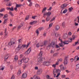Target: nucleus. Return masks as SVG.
<instances>
[{
	"instance_id": "f257e3e1",
	"label": "nucleus",
	"mask_w": 79,
	"mask_h": 79,
	"mask_svg": "<svg viewBox=\"0 0 79 79\" xmlns=\"http://www.w3.org/2000/svg\"><path fill=\"white\" fill-rule=\"evenodd\" d=\"M42 54H43V53L42 52H41L39 55V56L40 57L38 58V63H41L42 61V58H42Z\"/></svg>"
},
{
	"instance_id": "f03ea898",
	"label": "nucleus",
	"mask_w": 79,
	"mask_h": 79,
	"mask_svg": "<svg viewBox=\"0 0 79 79\" xmlns=\"http://www.w3.org/2000/svg\"><path fill=\"white\" fill-rule=\"evenodd\" d=\"M15 42L16 40H15V39L12 38L11 40V41L8 43V45H10H10H12V44H15Z\"/></svg>"
},
{
	"instance_id": "7ed1b4c3",
	"label": "nucleus",
	"mask_w": 79,
	"mask_h": 79,
	"mask_svg": "<svg viewBox=\"0 0 79 79\" xmlns=\"http://www.w3.org/2000/svg\"><path fill=\"white\" fill-rule=\"evenodd\" d=\"M51 47L55 46V42L52 41L51 44H48V46L47 47V49H50V47Z\"/></svg>"
},
{
	"instance_id": "20e7f679",
	"label": "nucleus",
	"mask_w": 79,
	"mask_h": 79,
	"mask_svg": "<svg viewBox=\"0 0 79 79\" xmlns=\"http://www.w3.org/2000/svg\"><path fill=\"white\" fill-rule=\"evenodd\" d=\"M22 60L23 62H24L25 63H27L29 61V58L25 57H23Z\"/></svg>"
},
{
	"instance_id": "39448f33",
	"label": "nucleus",
	"mask_w": 79,
	"mask_h": 79,
	"mask_svg": "<svg viewBox=\"0 0 79 79\" xmlns=\"http://www.w3.org/2000/svg\"><path fill=\"white\" fill-rule=\"evenodd\" d=\"M59 40L61 42V43H59V45L60 46V47H63L64 45V42H63L62 40L59 38Z\"/></svg>"
},
{
	"instance_id": "423d86ee",
	"label": "nucleus",
	"mask_w": 79,
	"mask_h": 79,
	"mask_svg": "<svg viewBox=\"0 0 79 79\" xmlns=\"http://www.w3.org/2000/svg\"><path fill=\"white\" fill-rule=\"evenodd\" d=\"M53 74H55V73H60V72H61V70L59 69H53Z\"/></svg>"
},
{
	"instance_id": "0eeeda50",
	"label": "nucleus",
	"mask_w": 79,
	"mask_h": 79,
	"mask_svg": "<svg viewBox=\"0 0 79 79\" xmlns=\"http://www.w3.org/2000/svg\"><path fill=\"white\" fill-rule=\"evenodd\" d=\"M52 13L50 12H44V14L43 15V16H50V15Z\"/></svg>"
},
{
	"instance_id": "6e6552de",
	"label": "nucleus",
	"mask_w": 79,
	"mask_h": 79,
	"mask_svg": "<svg viewBox=\"0 0 79 79\" xmlns=\"http://www.w3.org/2000/svg\"><path fill=\"white\" fill-rule=\"evenodd\" d=\"M10 56H11L10 54H6L4 58L5 60H6L8 58V57H10Z\"/></svg>"
},
{
	"instance_id": "1a4fd4ad",
	"label": "nucleus",
	"mask_w": 79,
	"mask_h": 79,
	"mask_svg": "<svg viewBox=\"0 0 79 79\" xmlns=\"http://www.w3.org/2000/svg\"><path fill=\"white\" fill-rule=\"evenodd\" d=\"M47 44V41H45L44 43H41V45H40V47H43L44 45H46Z\"/></svg>"
},
{
	"instance_id": "9d476101",
	"label": "nucleus",
	"mask_w": 79,
	"mask_h": 79,
	"mask_svg": "<svg viewBox=\"0 0 79 79\" xmlns=\"http://www.w3.org/2000/svg\"><path fill=\"white\" fill-rule=\"evenodd\" d=\"M76 38V36L74 35H72V38H70V40L69 41V42H72L73 40H74Z\"/></svg>"
},
{
	"instance_id": "9b49d317",
	"label": "nucleus",
	"mask_w": 79,
	"mask_h": 79,
	"mask_svg": "<svg viewBox=\"0 0 79 79\" xmlns=\"http://www.w3.org/2000/svg\"><path fill=\"white\" fill-rule=\"evenodd\" d=\"M27 77V75L26 73H24L22 74V77L25 79V78H26Z\"/></svg>"
},
{
	"instance_id": "f8f14e48",
	"label": "nucleus",
	"mask_w": 79,
	"mask_h": 79,
	"mask_svg": "<svg viewBox=\"0 0 79 79\" xmlns=\"http://www.w3.org/2000/svg\"><path fill=\"white\" fill-rule=\"evenodd\" d=\"M31 48H30L27 51V52H25V54L26 55H28L30 52H31Z\"/></svg>"
},
{
	"instance_id": "ddd939ff",
	"label": "nucleus",
	"mask_w": 79,
	"mask_h": 79,
	"mask_svg": "<svg viewBox=\"0 0 79 79\" xmlns=\"http://www.w3.org/2000/svg\"><path fill=\"white\" fill-rule=\"evenodd\" d=\"M43 65L44 66H48L50 64V62H44L43 63Z\"/></svg>"
},
{
	"instance_id": "4468645a",
	"label": "nucleus",
	"mask_w": 79,
	"mask_h": 79,
	"mask_svg": "<svg viewBox=\"0 0 79 79\" xmlns=\"http://www.w3.org/2000/svg\"><path fill=\"white\" fill-rule=\"evenodd\" d=\"M67 6V4H64L62 5H61L60 6L61 8H62V9H63L65 7H66Z\"/></svg>"
},
{
	"instance_id": "2eb2a0df",
	"label": "nucleus",
	"mask_w": 79,
	"mask_h": 79,
	"mask_svg": "<svg viewBox=\"0 0 79 79\" xmlns=\"http://www.w3.org/2000/svg\"><path fill=\"white\" fill-rule=\"evenodd\" d=\"M22 48V44H19L18 46V47H17V49H18V50H21V48Z\"/></svg>"
},
{
	"instance_id": "dca6fc26",
	"label": "nucleus",
	"mask_w": 79,
	"mask_h": 79,
	"mask_svg": "<svg viewBox=\"0 0 79 79\" xmlns=\"http://www.w3.org/2000/svg\"><path fill=\"white\" fill-rule=\"evenodd\" d=\"M60 68L61 70H64V69H64V66H63V65L61 64L60 66Z\"/></svg>"
},
{
	"instance_id": "f3484780",
	"label": "nucleus",
	"mask_w": 79,
	"mask_h": 79,
	"mask_svg": "<svg viewBox=\"0 0 79 79\" xmlns=\"http://www.w3.org/2000/svg\"><path fill=\"white\" fill-rule=\"evenodd\" d=\"M33 78L35 79H40V77H37V75H36L34 76Z\"/></svg>"
},
{
	"instance_id": "a211bd4d",
	"label": "nucleus",
	"mask_w": 79,
	"mask_h": 79,
	"mask_svg": "<svg viewBox=\"0 0 79 79\" xmlns=\"http://www.w3.org/2000/svg\"><path fill=\"white\" fill-rule=\"evenodd\" d=\"M23 62V60L22 59L18 61V63L19 66H21V62Z\"/></svg>"
},
{
	"instance_id": "6ab92c4d",
	"label": "nucleus",
	"mask_w": 79,
	"mask_h": 79,
	"mask_svg": "<svg viewBox=\"0 0 79 79\" xmlns=\"http://www.w3.org/2000/svg\"><path fill=\"white\" fill-rule=\"evenodd\" d=\"M60 29V26L58 25H56L55 27V29L56 31H58Z\"/></svg>"
},
{
	"instance_id": "aec40b11",
	"label": "nucleus",
	"mask_w": 79,
	"mask_h": 79,
	"mask_svg": "<svg viewBox=\"0 0 79 79\" xmlns=\"http://www.w3.org/2000/svg\"><path fill=\"white\" fill-rule=\"evenodd\" d=\"M58 64H59V63L58 62H57L56 63V64H53L52 65V67H53V68H56V65H58Z\"/></svg>"
},
{
	"instance_id": "412c9836",
	"label": "nucleus",
	"mask_w": 79,
	"mask_h": 79,
	"mask_svg": "<svg viewBox=\"0 0 79 79\" xmlns=\"http://www.w3.org/2000/svg\"><path fill=\"white\" fill-rule=\"evenodd\" d=\"M64 65H66L68 64V61H67V59H65L64 60Z\"/></svg>"
},
{
	"instance_id": "4be33fe9",
	"label": "nucleus",
	"mask_w": 79,
	"mask_h": 79,
	"mask_svg": "<svg viewBox=\"0 0 79 79\" xmlns=\"http://www.w3.org/2000/svg\"><path fill=\"white\" fill-rule=\"evenodd\" d=\"M12 5V3L11 2H8L6 4V6H11Z\"/></svg>"
},
{
	"instance_id": "5701e85b",
	"label": "nucleus",
	"mask_w": 79,
	"mask_h": 79,
	"mask_svg": "<svg viewBox=\"0 0 79 79\" xmlns=\"http://www.w3.org/2000/svg\"><path fill=\"white\" fill-rule=\"evenodd\" d=\"M23 26V24H21L20 25L18 26L17 27V29L18 30L19 29H21V27Z\"/></svg>"
},
{
	"instance_id": "b1692460",
	"label": "nucleus",
	"mask_w": 79,
	"mask_h": 79,
	"mask_svg": "<svg viewBox=\"0 0 79 79\" xmlns=\"http://www.w3.org/2000/svg\"><path fill=\"white\" fill-rule=\"evenodd\" d=\"M14 59L15 61H17L18 60V57L17 56H15L14 57Z\"/></svg>"
},
{
	"instance_id": "393cba45",
	"label": "nucleus",
	"mask_w": 79,
	"mask_h": 79,
	"mask_svg": "<svg viewBox=\"0 0 79 79\" xmlns=\"http://www.w3.org/2000/svg\"><path fill=\"white\" fill-rule=\"evenodd\" d=\"M22 47H23V48H27V45L26 44H23L22 45Z\"/></svg>"
},
{
	"instance_id": "a878e982",
	"label": "nucleus",
	"mask_w": 79,
	"mask_h": 79,
	"mask_svg": "<svg viewBox=\"0 0 79 79\" xmlns=\"http://www.w3.org/2000/svg\"><path fill=\"white\" fill-rule=\"evenodd\" d=\"M64 45H65L66 44H69V41H64Z\"/></svg>"
},
{
	"instance_id": "bb28decb",
	"label": "nucleus",
	"mask_w": 79,
	"mask_h": 79,
	"mask_svg": "<svg viewBox=\"0 0 79 79\" xmlns=\"http://www.w3.org/2000/svg\"><path fill=\"white\" fill-rule=\"evenodd\" d=\"M8 19H5L4 20L3 24H6V22H7V21H8Z\"/></svg>"
},
{
	"instance_id": "cd10ccee",
	"label": "nucleus",
	"mask_w": 79,
	"mask_h": 79,
	"mask_svg": "<svg viewBox=\"0 0 79 79\" xmlns=\"http://www.w3.org/2000/svg\"><path fill=\"white\" fill-rule=\"evenodd\" d=\"M46 10H47V8L44 7V8L42 11V13H44V12H45Z\"/></svg>"
},
{
	"instance_id": "c85d7f7f",
	"label": "nucleus",
	"mask_w": 79,
	"mask_h": 79,
	"mask_svg": "<svg viewBox=\"0 0 79 79\" xmlns=\"http://www.w3.org/2000/svg\"><path fill=\"white\" fill-rule=\"evenodd\" d=\"M17 8H19V7H21V5L16 4L15 6Z\"/></svg>"
},
{
	"instance_id": "c756f323",
	"label": "nucleus",
	"mask_w": 79,
	"mask_h": 79,
	"mask_svg": "<svg viewBox=\"0 0 79 79\" xmlns=\"http://www.w3.org/2000/svg\"><path fill=\"white\" fill-rule=\"evenodd\" d=\"M6 18H8V15L6 14L4 15V17H3V19H5Z\"/></svg>"
},
{
	"instance_id": "7c9ffc66",
	"label": "nucleus",
	"mask_w": 79,
	"mask_h": 79,
	"mask_svg": "<svg viewBox=\"0 0 79 79\" xmlns=\"http://www.w3.org/2000/svg\"><path fill=\"white\" fill-rule=\"evenodd\" d=\"M73 10V8L72 7L69 8V12H71Z\"/></svg>"
},
{
	"instance_id": "2f4dec72",
	"label": "nucleus",
	"mask_w": 79,
	"mask_h": 79,
	"mask_svg": "<svg viewBox=\"0 0 79 79\" xmlns=\"http://www.w3.org/2000/svg\"><path fill=\"white\" fill-rule=\"evenodd\" d=\"M5 11V8H2L0 10V12H2V11Z\"/></svg>"
},
{
	"instance_id": "473e14b6",
	"label": "nucleus",
	"mask_w": 79,
	"mask_h": 79,
	"mask_svg": "<svg viewBox=\"0 0 79 79\" xmlns=\"http://www.w3.org/2000/svg\"><path fill=\"white\" fill-rule=\"evenodd\" d=\"M27 65H26V64H24L23 65V69H25L27 67Z\"/></svg>"
},
{
	"instance_id": "72a5a7b5",
	"label": "nucleus",
	"mask_w": 79,
	"mask_h": 79,
	"mask_svg": "<svg viewBox=\"0 0 79 79\" xmlns=\"http://www.w3.org/2000/svg\"><path fill=\"white\" fill-rule=\"evenodd\" d=\"M53 25V23H51L50 24H49V28H50L52 26V25Z\"/></svg>"
},
{
	"instance_id": "f704fd0d",
	"label": "nucleus",
	"mask_w": 79,
	"mask_h": 79,
	"mask_svg": "<svg viewBox=\"0 0 79 79\" xmlns=\"http://www.w3.org/2000/svg\"><path fill=\"white\" fill-rule=\"evenodd\" d=\"M67 11H68V10H67V9H65L63 11V13H66L67 12Z\"/></svg>"
},
{
	"instance_id": "c9c22d12",
	"label": "nucleus",
	"mask_w": 79,
	"mask_h": 79,
	"mask_svg": "<svg viewBox=\"0 0 79 79\" xmlns=\"http://www.w3.org/2000/svg\"><path fill=\"white\" fill-rule=\"evenodd\" d=\"M50 17H48L46 18V20L47 21H49V20H50Z\"/></svg>"
},
{
	"instance_id": "e433bc0d",
	"label": "nucleus",
	"mask_w": 79,
	"mask_h": 79,
	"mask_svg": "<svg viewBox=\"0 0 79 79\" xmlns=\"http://www.w3.org/2000/svg\"><path fill=\"white\" fill-rule=\"evenodd\" d=\"M21 69H19L18 70V74H21Z\"/></svg>"
},
{
	"instance_id": "4c0bfd02",
	"label": "nucleus",
	"mask_w": 79,
	"mask_h": 79,
	"mask_svg": "<svg viewBox=\"0 0 79 79\" xmlns=\"http://www.w3.org/2000/svg\"><path fill=\"white\" fill-rule=\"evenodd\" d=\"M40 45H41V43H40V45H39V44L38 43V44L37 45H36V47L38 48V47H40Z\"/></svg>"
},
{
	"instance_id": "58836bf2",
	"label": "nucleus",
	"mask_w": 79,
	"mask_h": 79,
	"mask_svg": "<svg viewBox=\"0 0 79 79\" xmlns=\"http://www.w3.org/2000/svg\"><path fill=\"white\" fill-rule=\"evenodd\" d=\"M76 68L77 69H79V64L76 65Z\"/></svg>"
},
{
	"instance_id": "ea45409f",
	"label": "nucleus",
	"mask_w": 79,
	"mask_h": 79,
	"mask_svg": "<svg viewBox=\"0 0 79 79\" xmlns=\"http://www.w3.org/2000/svg\"><path fill=\"white\" fill-rule=\"evenodd\" d=\"M40 6L39 5L37 4H36L35 5V7H36V8H38V7H39Z\"/></svg>"
},
{
	"instance_id": "a19ab883",
	"label": "nucleus",
	"mask_w": 79,
	"mask_h": 79,
	"mask_svg": "<svg viewBox=\"0 0 79 79\" xmlns=\"http://www.w3.org/2000/svg\"><path fill=\"white\" fill-rule=\"evenodd\" d=\"M9 14L10 15H11L12 16H13V13L11 12H9Z\"/></svg>"
},
{
	"instance_id": "79ce46f5",
	"label": "nucleus",
	"mask_w": 79,
	"mask_h": 79,
	"mask_svg": "<svg viewBox=\"0 0 79 79\" xmlns=\"http://www.w3.org/2000/svg\"><path fill=\"white\" fill-rule=\"evenodd\" d=\"M55 18L53 17V18H52V20H50L51 22H52L53 21H54V20H55Z\"/></svg>"
},
{
	"instance_id": "37998d69",
	"label": "nucleus",
	"mask_w": 79,
	"mask_h": 79,
	"mask_svg": "<svg viewBox=\"0 0 79 79\" xmlns=\"http://www.w3.org/2000/svg\"><path fill=\"white\" fill-rule=\"evenodd\" d=\"M61 77H62V78H64L66 77V75H63L61 76Z\"/></svg>"
},
{
	"instance_id": "c03bdc74",
	"label": "nucleus",
	"mask_w": 79,
	"mask_h": 79,
	"mask_svg": "<svg viewBox=\"0 0 79 79\" xmlns=\"http://www.w3.org/2000/svg\"><path fill=\"white\" fill-rule=\"evenodd\" d=\"M29 18V15H28L27 16L26 18V20H28Z\"/></svg>"
},
{
	"instance_id": "a18cd8bd",
	"label": "nucleus",
	"mask_w": 79,
	"mask_h": 79,
	"mask_svg": "<svg viewBox=\"0 0 79 79\" xmlns=\"http://www.w3.org/2000/svg\"><path fill=\"white\" fill-rule=\"evenodd\" d=\"M36 32L37 33V35H39V30H37L36 31Z\"/></svg>"
},
{
	"instance_id": "49530a36",
	"label": "nucleus",
	"mask_w": 79,
	"mask_h": 79,
	"mask_svg": "<svg viewBox=\"0 0 79 79\" xmlns=\"http://www.w3.org/2000/svg\"><path fill=\"white\" fill-rule=\"evenodd\" d=\"M58 61H63V59L61 58H60V59H59L58 60Z\"/></svg>"
},
{
	"instance_id": "de8ad7c7",
	"label": "nucleus",
	"mask_w": 79,
	"mask_h": 79,
	"mask_svg": "<svg viewBox=\"0 0 79 79\" xmlns=\"http://www.w3.org/2000/svg\"><path fill=\"white\" fill-rule=\"evenodd\" d=\"M60 75V73H58L56 76V77H59V76Z\"/></svg>"
},
{
	"instance_id": "09e8293b",
	"label": "nucleus",
	"mask_w": 79,
	"mask_h": 79,
	"mask_svg": "<svg viewBox=\"0 0 79 79\" xmlns=\"http://www.w3.org/2000/svg\"><path fill=\"white\" fill-rule=\"evenodd\" d=\"M39 31H41L42 30V29H44V28L42 27H40L39 28Z\"/></svg>"
},
{
	"instance_id": "8fccbe9b",
	"label": "nucleus",
	"mask_w": 79,
	"mask_h": 79,
	"mask_svg": "<svg viewBox=\"0 0 79 79\" xmlns=\"http://www.w3.org/2000/svg\"><path fill=\"white\" fill-rule=\"evenodd\" d=\"M30 44H31V42H29L28 43L27 45V47H29V45Z\"/></svg>"
},
{
	"instance_id": "3c124183",
	"label": "nucleus",
	"mask_w": 79,
	"mask_h": 79,
	"mask_svg": "<svg viewBox=\"0 0 79 79\" xmlns=\"http://www.w3.org/2000/svg\"><path fill=\"white\" fill-rule=\"evenodd\" d=\"M40 73H42V72L40 71L39 70L38 71V74H40Z\"/></svg>"
},
{
	"instance_id": "603ef678",
	"label": "nucleus",
	"mask_w": 79,
	"mask_h": 79,
	"mask_svg": "<svg viewBox=\"0 0 79 79\" xmlns=\"http://www.w3.org/2000/svg\"><path fill=\"white\" fill-rule=\"evenodd\" d=\"M46 78L48 79H50L49 78H50V76H49V75H47L46 76Z\"/></svg>"
},
{
	"instance_id": "864d4df0",
	"label": "nucleus",
	"mask_w": 79,
	"mask_h": 79,
	"mask_svg": "<svg viewBox=\"0 0 79 79\" xmlns=\"http://www.w3.org/2000/svg\"><path fill=\"white\" fill-rule=\"evenodd\" d=\"M3 16V14L0 13V17L1 18V17Z\"/></svg>"
},
{
	"instance_id": "5fc2aeb1",
	"label": "nucleus",
	"mask_w": 79,
	"mask_h": 79,
	"mask_svg": "<svg viewBox=\"0 0 79 79\" xmlns=\"http://www.w3.org/2000/svg\"><path fill=\"white\" fill-rule=\"evenodd\" d=\"M32 5V2H31L29 4V6H31Z\"/></svg>"
},
{
	"instance_id": "6e6d98bb",
	"label": "nucleus",
	"mask_w": 79,
	"mask_h": 79,
	"mask_svg": "<svg viewBox=\"0 0 79 79\" xmlns=\"http://www.w3.org/2000/svg\"><path fill=\"white\" fill-rule=\"evenodd\" d=\"M21 40L22 41V40L21 39H19L18 40V42L19 43H20L21 42Z\"/></svg>"
},
{
	"instance_id": "4d7b16f0",
	"label": "nucleus",
	"mask_w": 79,
	"mask_h": 79,
	"mask_svg": "<svg viewBox=\"0 0 79 79\" xmlns=\"http://www.w3.org/2000/svg\"><path fill=\"white\" fill-rule=\"evenodd\" d=\"M70 60L71 61V62H73V61H74V59L73 58H72L70 59Z\"/></svg>"
},
{
	"instance_id": "13d9d810",
	"label": "nucleus",
	"mask_w": 79,
	"mask_h": 79,
	"mask_svg": "<svg viewBox=\"0 0 79 79\" xmlns=\"http://www.w3.org/2000/svg\"><path fill=\"white\" fill-rule=\"evenodd\" d=\"M32 22L33 24H35L37 23V21H34Z\"/></svg>"
},
{
	"instance_id": "bf43d9fd",
	"label": "nucleus",
	"mask_w": 79,
	"mask_h": 79,
	"mask_svg": "<svg viewBox=\"0 0 79 79\" xmlns=\"http://www.w3.org/2000/svg\"><path fill=\"white\" fill-rule=\"evenodd\" d=\"M11 79H15V76L14 75L12 76V77H11Z\"/></svg>"
},
{
	"instance_id": "052dcab7",
	"label": "nucleus",
	"mask_w": 79,
	"mask_h": 79,
	"mask_svg": "<svg viewBox=\"0 0 79 79\" xmlns=\"http://www.w3.org/2000/svg\"><path fill=\"white\" fill-rule=\"evenodd\" d=\"M35 17H37V16H32V19H35Z\"/></svg>"
},
{
	"instance_id": "680f3d73",
	"label": "nucleus",
	"mask_w": 79,
	"mask_h": 79,
	"mask_svg": "<svg viewBox=\"0 0 79 79\" xmlns=\"http://www.w3.org/2000/svg\"><path fill=\"white\" fill-rule=\"evenodd\" d=\"M78 56H76L75 57L74 60H76Z\"/></svg>"
},
{
	"instance_id": "e2e57ef3",
	"label": "nucleus",
	"mask_w": 79,
	"mask_h": 79,
	"mask_svg": "<svg viewBox=\"0 0 79 79\" xmlns=\"http://www.w3.org/2000/svg\"><path fill=\"white\" fill-rule=\"evenodd\" d=\"M10 10H11V11H13V7H12L11 8H10Z\"/></svg>"
},
{
	"instance_id": "0e129e2a",
	"label": "nucleus",
	"mask_w": 79,
	"mask_h": 79,
	"mask_svg": "<svg viewBox=\"0 0 79 79\" xmlns=\"http://www.w3.org/2000/svg\"><path fill=\"white\" fill-rule=\"evenodd\" d=\"M75 26H78V23H76V22L75 23Z\"/></svg>"
},
{
	"instance_id": "69168bd1",
	"label": "nucleus",
	"mask_w": 79,
	"mask_h": 79,
	"mask_svg": "<svg viewBox=\"0 0 79 79\" xmlns=\"http://www.w3.org/2000/svg\"><path fill=\"white\" fill-rule=\"evenodd\" d=\"M52 9V7H50L49 8L48 10H50Z\"/></svg>"
},
{
	"instance_id": "338daca9",
	"label": "nucleus",
	"mask_w": 79,
	"mask_h": 79,
	"mask_svg": "<svg viewBox=\"0 0 79 79\" xmlns=\"http://www.w3.org/2000/svg\"><path fill=\"white\" fill-rule=\"evenodd\" d=\"M10 69H11V70H12L13 69V66L12 65H11L10 66Z\"/></svg>"
},
{
	"instance_id": "774afa93",
	"label": "nucleus",
	"mask_w": 79,
	"mask_h": 79,
	"mask_svg": "<svg viewBox=\"0 0 79 79\" xmlns=\"http://www.w3.org/2000/svg\"><path fill=\"white\" fill-rule=\"evenodd\" d=\"M35 69H36V70L38 69V67H35Z\"/></svg>"
}]
</instances>
